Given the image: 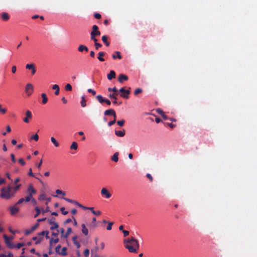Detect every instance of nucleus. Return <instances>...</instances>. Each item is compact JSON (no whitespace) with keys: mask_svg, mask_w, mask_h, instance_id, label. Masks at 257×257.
Here are the masks:
<instances>
[{"mask_svg":"<svg viewBox=\"0 0 257 257\" xmlns=\"http://www.w3.org/2000/svg\"><path fill=\"white\" fill-rule=\"evenodd\" d=\"M21 186V184H18L14 187L8 185L7 187H3L1 190V197L6 200L14 197Z\"/></svg>","mask_w":257,"mask_h":257,"instance_id":"obj_1","label":"nucleus"},{"mask_svg":"<svg viewBox=\"0 0 257 257\" xmlns=\"http://www.w3.org/2000/svg\"><path fill=\"white\" fill-rule=\"evenodd\" d=\"M123 243L125 248L127 249L130 252L136 253L139 249V242L134 237L132 236L124 239Z\"/></svg>","mask_w":257,"mask_h":257,"instance_id":"obj_2","label":"nucleus"},{"mask_svg":"<svg viewBox=\"0 0 257 257\" xmlns=\"http://www.w3.org/2000/svg\"><path fill=\"white\" fill-rule=\"evenodd\" d=\"M45 236L46 238H49L48 231H43L39 233L36 236L33 238V240L35 241L36 244H38L43 240Z\"/></svg>","mask_w":257,"mask_h":257,"instance_id":"obj_3","label":"nucleus"},{"mask_svg":"<svg viewBox=\"0 0 257 257\" xmlns=\"http://www.w3.org/2000/svg\"><path fill=\"white\" fill-rule=\"evenodd\" d=\"M34 86L32 84L27 83L25 87V92L28 97L30 96L34 92Z\"/></svg>","mask_w":257,"mask_h":257,"instance_id":"obj_4","label":"nucleus"},{"mask_svg":"<svg viewBox=\"0 0 257 257\" xmlns=\"http://www.w3.org/2000/svg\"><path fill=\"white\" fill-rule=\"evenodd\" d=\"M130 89L131 88H129L128 89L125 90L124 87L121 88L119 90V92H120V96L124 98H125V99L128 98L129 95L131 93Z\"/></svg>","mask_w":257,"mask_h":257,"instance_id":"obj_5","label":"nucleus"},{"mask_svg":"<svg viewBox=\"0 0 257 257\" xmlns=\"http://www.w3.org/2000/svg\"><path fill=\"white\" fill-rule=\"evenodd\" d=\"M100 193L102 197L106 199H109L111 196V194L109 191L105 187L101 188Z\"/></svg>","mask_w":257,"mask_h":257,"instance_id":"obj_6","label":"nucleus"},{"mask_svg":"<svg viewBox=\"0 0 257 257\" xmlns=\"http://www.w3.org/2000/svg\"><path fill=\"white\" fill-rule=\"evenodd\" d=\"M27 192L29 195L33 196V195L37 193V190L34 188L33 185L30 184L28 187Z\"/></svg>","mask_w":257,"mask_h":257,"instance_id":"obj_7","label":"nucleus"},{"mask_svg":"<svg viewBox=\"0 0 257 257\" xmlns=\"http://www.w3.org/2000/svg\"><path fill=\"white\" fill-rule=\"evenodd\" d=\"M32 117L33 115L31 111L29 110H27L26 111V116L23 118V121L25 123H29L30 120L32 119Z\"/></svg>","mask_w":257,"mask_h":257,"instance_id":"obj_8","label":"nucleus"},{"mask_svg":"<svg viewBox=\"0 0 257 257\" xmlns=\"http://www.w3.org/2000/svg\"><path fill=\"white\" fill-rule=\"evenodd\" d=\"M67 248L64 247L61 249V245H58L56 247V251L62 255H66L67 253Z\"/></svg>","mask_w":257,"mask_h":257,"instance_id":"obj_9","label":"nucleus"},{"mask_svg":"<svg viewBox=\"0 0 257 257\" xmlns=\"http://www.w3.org/2000/svg\"><path fill=\"white\" fill-rule=\"evenodd\" d=\"M48 222L51 225L50 229L53 230L58 228L59 225L57 222H55L54 219H48Z\"/></svg>","mask_w":257,"mask_h":257,"instance_id":"obj_10","label":"nucleus"},{"mask_svg":"<svg viewBox=\"0 0 257 257\" xmlns=\"http://www.w3.org/2000/svg\"><path fill=\"white\" fill-rule=\"evenodd\" d=\"M3 236L5 239V242L9 248H13L14 243H12V240L10 239V237H9V236L6 235V234H4Z\"/></svg>","mask_w":257,"mask_h":257,"instance_id":"obj_11","label":"nucleus"},{"mask_svg":"<svg viewBox=\"0 0 257 257\" xmlns=\"http://www.w3.org/2000/svg\"><path fill=\"white\" fill-rule=\"evenodd\" d=\"M19 207H18L17 204H15L10 207V211L11 215H14L17 213L19 211Z\"/></svg>","mask_w":257,"mask_h":257,"instance_id":"obj_12","label":"nucleus"},{"mask_svg":"<svg viewBox=\"0 0 257 257\" xmlns=\"http://www.w3.org/2000/svg\"><path fill=\"white\" fill-rule=\"evenodd\" d=\"M98 29V27L96 25H93L92 27V31L91 33V36H99L100 35V32Z\"/></svg>","mask_w":257,"mask_h":257,"instance_id":"obj_13","label":"nucleus"},{"mask_svg":"<svg viewBox=\"0 0 257 257\" xmlns=\"http://www.w3.org/2000/svg\"><path fill=\"white\" fill-rule=\"evenodd\" d=\"M26 68L27 69L31 70L32 75H34L36 73V70L35 65L33 64H27L26 66Z\"/></svg>","mask_w":257,"mask_h":257,"instance_id":"obj_14","label":"nucleus"},{"mask_svg":"<svg viewBox=\"0 0 257 257\" xmlns=\"http://www.w3.org/2000/svg\"><path fill=\"white\" fill-rule=\"evenodd\" d=\"M128 80V77L127 76L121 74L119 75L118 80L120 83H122L124 81H126Z\"/></svg>","mask_w":257,"mask_h":257,"instance_id":"obj_15","label":"nucleus"},{"mask_svg":"<svg viewBox=\"0 0 257 257\" xmlns=\"http://www.w3.org/2000/svg\"><path fill=\"white\" fill-rule=\"evenodd\" d=\"M104 114L105 115H112L115 118L116 117L115 111L112 109L106 110L104 112Z\"/></svg>","mask_w":257,"mask_h":257,"instance_id":"obj_16","label":"nucleus"},{"mask_svg":"<svg viewBox=\"0 0 257 257\" xmlns=\"http://www.w3.org/2000/svg\"><path fill=\"white\" fill-rule=\"evenodd\" d=\"M78 50L80 52H82L83 51L88 52V49L86 46L83 45H80L79 46L78 48Z\"/></svg>","mask_w":257,"mask_h":257,"instance_id":"obj_17","label":"nucleus"},{"mask_svg":"<svg viewBox=\"0 0 257 257\" xmlns=\"http://www.w3.org/2000/svg\"><path fill=\"white\" fill-rule=\"evenodd\" d=\"M50 140L55 147L58 148L60 146L59 143L54 137H51Z\"/></svg>","mask_w":257,"mask_h":257,"instance_id":"obj_18","label":"nucleus"},{"mask_svg":"<svg viewBox=\"0 0 257 257\" xmlns=\"http://www.w3.org/2000/svg\"><path fill=\"white\" fill-rule=\"evenodd\" d=\"M82 232L85 235L87 236L88 234V230L86 226V225L84 223L82 224Z\"/></svg>","mask_w":257,"mask_h":257,"instance_id":"obj_19","label":"nucleus"},{"mask_svg":"<svg viewBox=\"0 0 257 257\" xmlns=\"http://www.w3.org/2000/svg\"><path fill=\"white\" fill-rule=\"evenodd\" d=\"M39 223H37L35 224L34 225H33L31 229L29 230L26 231V234H29L34 231L39 226Z\"/></svg>","mask_w":257,"mask_h":257,"instance_id":"obj_20","label":"nucleus"},{"mask_svg":"<svg viewBox=\"0 0 257 257\" xmlns=\"http://www.w3.org/2000/svg\"><path fill=\"white\" fill-rule=\"evenodd\" d=\"M107 77L108 80H111L112 78H114L115 77V72L113 70L110 71L109 73L107 74Z\"/></svg>","mask_w":257,"mask_h":257,"instance_id":"obj_21","label":"nucleus"},{"mask_svg":"<svg viewBox=\"0 0 257 257\" xmlns=\"http://www.w3.org/2000/svg\"><path fill=\"white\" fill-rule=\"evenodd\" d=\"M105 53L103 52H100L98 53V59L101 62L104 61V59L103 58V56H104Z\"/></svg>","mask_w":257,"mask_h":257,"instance_id":"obj_22","label":"nucleus"},{"mask_svg":"<svg viewBox=\"0 0 257 257\" xmlns=\"http://www.w3.org/2000/svg\"><path fill=\"white\" fill-rule=\"evenodd\" d=\"M157 112L159 114H160L164 119H167V116L165 114L164 112H163V111L162 109H157Z\"/></svg>","mask_w":257,"mask_h":257,"instance_id":"obj_23","label":"nucleus"},{"mask_svg":"<svg viewBox=\"0 0 257 257\" xmlns=\"http://www.w3.org/2000/svg\"><path fill=\"white\" fill-rule=\"evenodd\" d=\"M52 88L55 90V94L56 95H58L59 93L60 88L59 86L57 84H54L52 86Z\"/></svg>","mask_w":257,"mask_h":257,"instance_id":"obj_24","label":"nucleus"},{"mask_svg":"<svg viewBox=\"0 0 257 257\" xmlns=\"http://www.w3.org/2000/svg\"><path fill=\"white\" fill-rule=\"evenodd\" d=\"M7 111V108L3 107L2 104H0V114H5L6 113Z\"/></svg>","mask_w":257,"mask_h":257,"instance_id":"obj_25","label":"nucleus"},{"mask_svg":"<svg viewBox=\"0 0 257 257\" xmlns=\"http://www.w3.org/2000/svg\"><path fill=\"white\" fill-rule=\"evenodd\" d=\"M96 98L97 99V100L101 103H102L103 102H105V100L106 99H105L101 95H98L97 96H96Z\"/></svg>","mask_w":257,"mask_h":257,"instance_id":"obj_26","label":"nucleus"},{"mask_svg":"<svg viewBox=\"0 0 257 257\" xmlns=\"http://www.w3.org/2000/svg\"><path fill=\"white\" fill-rule=\"evenodd\" d=\"M1 16L4 21H8L9 19V15L7 13H3Z\"/></svg>","mask_w":257,"mask_h":257,"instance_id":"obj_27","label":"nucleus"},{"mask_svg":"<svg viewBox=\"0 0 257 257\" xmlns=\"http://www.w3.org/2000/svg\"><path fill=\"white\" fill-rule=\"evenodd\" d=\"M118 153H117V152L113 154V155L112 156L111 160L115 162H117L118 160Z\"/></svg>","mask_w":257,"mask_h":257,"instance_id":"obj_28","label":"nucleus"},{"mask_svg":"<svg viewBox=\"0 0 257 257\" xmlns=\"http://www.w3.org/2000/svg\"><path fill=\"white\" fill-rule=\"evenodd\" d=\"M115 134L117 136H118V137H122L125 135V132H124V131H115Z\"/></svg>","mask_w":257,"mask_h":257,"instance_id":"obj_29","label":"nucleus"},{"mask_svg":"<svg viewBox=\"0 0 257 257\" xmlns=\"http://www.w3.org/2000/svg\"><path fill=\"white\" fill-rule=\"evenodd\" d=\"M41 96L43 98L42 103L46 104L48 101V98L47 97L46 94L45 93H42L41 94Z\"/></svg>","mask_w":257,"mask_h":257,"instance_id":"obj_30","label":"nucleus"},{"mask_svg":"<svg viewBox=\"0 0 257 257\" xmlns=\"http://www.w3.org/2000/svg\"><path fill=\"white\" fill-rule=\"evenodd\" d=\"M73 241L74 244L76 246L77 248H79L80 247V243L77 240V237L74 236L73 237Z\"/></svg>","mask_w":257,"mask_h":257,"instance_id":"obj_31","label":"nucleus"},{"mask_svg":"<svg viewBox=\"0 0 257 257\" xmlns=\"http://www.w3.org/2000/svg\"><path fill=\"white\" fill-rule=\"evenodd\" d=\"M81 105L83 107L86 106V101L84 96L81 97Z\"/></svg>","mask_w":257,"mask_h":257,"instance_id":"obj_32","label":"nucleus"},{"mask_svg":"<svg viewBox=\"0 0 257 257\" xmlns=\"http://www.w3.org/2000/svg\"><path fill=\"white\" fill-rule=\"evenodd\" d=\"M59 241L58 238H52L50 240V243L51 245L56 244Z\"/></svg>","mask_w":257,"mask_h":257,"instance_id":"obj_33","label":"nucleus"},{"mask_svg":"<svg viewBox=\"0 0 257 257\" xmlns=\"http://www.w3.org/2000/svg\"><path fill=\"white\" fill-rule=\"evenodd\" d=\"M77 148H78V145H77V143L75 142H73L70 146V149H72V150H76L77 149Z\"/></svg>","mask_w":257,"mask_h":257,"instance_id":"obj_34","label":"nucleus"},{"mask_svg":"<svg viewBox=\"0 0 257 257\" xmlns=\"http://www.w3.org/2000/svg\"><path fill=\"white\" fill-rule=\"evenodd\" d=\"M35 209L36 211V213L35 214L34 217L36 218L41 213H42V212L41 209H40L38 207H36Z\"/></svg>","mask_w":257,"mask_h":257,"instance_id":"obj_35","label":"nucleus"},{"mask_svg":"<svg viewBox=\"0 0 257 257\" xmlns=\"http://www.w3.org/2000/svg\"><path fill=\"white\" fill-rule=\"evenodd\" d=\"M56 193L58 195H61L63 196H64L66 195V192H65L63 191H62L61 190H60V189H57L56 190Z\"/></svg>","mask_w":257,"mask_h":257,"instance_id":"obj_36","label":"nucleus"},{"mask_svg":"<svg viewBox=\"0 0 257 257\" xmlns=\"http://www.w3.org/2000/svg\"><path fill=\"white\" fill-rule=\"evenodd\" d=\"M102 40L107 46H109V44L107 42V38L106 36H103L102 37Z\"/></svg>","mask_w":257,"mask_h":257,"instance_id":"obj_37","label":"nucleus"},{"mask_svg":"<svg viewBox=\"0 0 257 257\" xmlns=\"http://www.w3.org/2000/svg\"><path fill=\"white\" fill-rule=\"evenodd\" d=\"M24 245V243H17L16 244H14L13 248H20L21 247L23 246Z\"/></svg>","mask_w":257,"mask_h":257,"instance_id":"obj_38","label":"nucleus"},{"mask_svg":"<svg viewBox=\"0 0 257 257\" xmlns=\"http://www.w3.org/2000/svg\"><path fill=\"white\" fill-rule=\"evenodd\" d=\"M65 89L66 91H71L72 89V86L70 84L68 83L65 85Z\"/></svg>","mask_w":257,"mask_h":257,"instance_id":"obj_39","label":"nucleus"},{"mask_svg":"<svg viewBox=\"0 0 257 257\" xmlns=\"http://www.w3.org/2000/svg\"><path fill=\"white\" fill-rule=\"evenodd\" d=\"M72 230L70 227L68 228L67 232L65 234V238H67L72 232Z\"/></svg>","mask_w":257,"mask_h":257,"instance_id":"obj_40","label":"nucleus"},{"mask_svg":"<svg viewBox=\"0 0 257 257\" xmlns=\"http://www.w3.org/2000/svg\"><path fill=\"white\" fill-rule=\"evenodd\" d=\"M47 197H46V195L44 194H41L38 197V199L39 200H46V198Z\"/></svg>","mask_w":257,"mask_h":257,"instance_id":"obj_41","label":"nucleus"},{"mask_svg":"<svg viewBox=\"0 0 257 257\" xmlns=\"http://www.w3.org/2000/svg\"><path fill=\"white\" fill-rule=\"evenodd\" d=\"M31 139L34 140L35 141H38L39 140V136L38 135V134H36L35 135L31 136Z\"/></svg>","mask_w":257,"mask_h":257,"instance_id":"obj_42","label":"nucleus"},{"mask_svg":"<svg viewBox=\"0 0 257 257\" xmlns=\"http://www.w3.org/2000/svg\"><path fill=\"white\" fill-rule=\"evenodd\" d=\"M60 232H61V237L62 238H65V229L63 228H61L60 229Z\"/></svg>","mask_w":257,"mask_h":257,"instance_id":"obj_43","label":"nucleus"},{"mask_svg":"<svg viewBox=\"0 0 257 257\" xmlns=\"http://www.w3.org/2000/svg\"><path fill=\"white\" fill-rule=\"evenodd\" d=\"M64 200H65L66 201L70 202V203H74V204H75V203H77V202L75 200H71V199H68V198H63Z\"/></svg>","mask_w":257,"mask_h":257,"instance_id":"obj_44","label":"nucleus"},{"mask_svg":"<svg viewBox=\"0 0 257 257\" xmlns=\"http://www.w3.org/2000/svg\"><path fill=\"white\" fill-rule=\"evenodd\" d=\"M116 54L117 55H115L114 54L112 55V58L113 59H115L116 57H117L119 59H121V57L120 56V53L119 52H116Z\"/></svg>","mask_w":257,"mask_h":257,"instance_id":"obj_45","label":"nucleus"},{"mask_svg":"<svg viewBox=\"0 0 257 257\" xmlns=\"http://www.w3.org/2000/svg\"><path fill=\"white\" fill-rule=\"evenodd\" d=\"M142 89L140 88H138L135 90V91L134 92V94L135 95H137L138 94L142 93Z\"/></svg>","mask_w":257,"mask_h":257,"instance_id":"obj_46","label":"nucleus"},{"mask_svg":"<svg viewBox=\"0 0 257 257\" xmlns=\"http://www.w3.org/2000/svg\"><path fill=\"white\" fill-rule=\"evenodd\" d=\"M96 218L93 217V218H92V222H91V225L92 227H96Z\"/></svg>","mask_w":257,"mask_h":257,"instance_id":"obj_47","label":"nucleus"},{"mask_svg":"<svg viewBox=\"0 0 257 257\" xmlns=\"http://www.w3.org/2000/svg\"><path fill=\"white\" fill-rule=\"evenodd\" d=\"M33 199V197L32 196H30V195H29L26 196L25 198H24V200L26 202H29L31 200H32Z\"/></svg>","mask_w":257,"mask_h":257,"instance_id":"obj_48","label":"nucleus"},{"mask_svg":"<svg viewBox=\"0 0 257 257\" xmlns=\"http://www.w3.org/2000/svg\"><path fill=\"white\" fill-rule=\"evenodd\" d=\"M108 90L109 91V92H117V90L116 89V88L115 87H114L113 88H108Z\"/></svg>","mask_w":257,"mask_h":257,"instance_id":"obj_49","label":"nucleus"},{"mask_svg":"<svg viewBox=\"0 0 257 257\" xmlns=\"http://www.w3.org/2000/svg\"><path fill=\"white\" fill-rule=\"evenodd\" d=\"M92 213L95 215L99 216L101 214V212L99 210H97V211L94 210V211H93Z\"/></svg>","mask_w":257,"mask_h":257,"instance_id":"obj_50","label":"nucleus"},{"mask_svg":"<svg viewBox=\"0 0 257 257\" xmlns=\"http://www.w3.org/2000/svg\"><path fill=\"white\" fill-rule=\"evenodd\" d=\"M60 210H61V211L62 212V213L63 215H66L68 213V212L67 211H65V208L64 207H61Z\"/></svg>","mask_w":257,"mask_h":257,"instance_id":"obj_51","label":"nucleus"},{"mask_svg":"<svg viewBox=\"0 0 257 257\" xmlns=\"http://www.w3.org/2000/svg\"><path fill=\"white\" fill-rule=\"evenodd\" d=\"M49 211V208L48 206H47L45 209H41V212L43 214H44L46 212Z\"/></svg>","mask_w":257,"mask_h":257,"instance_id":"obj_52","label":"nucleus"},{"mask_svg":"<svg viewBox=\"0 0 257 257\" xmlns=\"http://www.w3.org/2000/svg\"><path fill=\"white\" fill-rule=\"evenodd\" d=\"M84 254L85 257H88L89 254V250L88 249H86L84 251Z\"/></svg>","mask_w":257,"mask_h":257,"instance_id":"obj_53","label":"nucleus"},{"mask_svg":"<svg viewBox=\"0 0 257 257\" xmlns=\"http://www.w3.org/2000/svg\"><path fill=\"white\" fill-rule=\"evenodd\" d=\"M124 120L122 119V120H118L117 121V123L119 125V126H122L124 124Z\"/></svg>","mask_w":257,"mask_h":257,"instance_id":"obj_54","label":"nucleus"},{"mask_svg":"<svg viewBox=\"0 0 257 257\" xmlns=\"http://www.w3.org/2000/svg\"><path fill=\"white\" fill-rule=\"evenodd\" d=\"M108 97L111 98V99H115V100H116L117 99V97H115V95L114 94V93H110L108 95Z\"/></svg>","mask_w":257,"mask_h":257,"instance_id":"obj_55","label":"nucleus"},{"mask_svg":"<svg viewBox=\"0 0 257 257\" xmlns=\"http://www.w3.org/2000/svg\"><path fill=\"white\" fill-rule=\"evenodd\" d=\"M112 224H113L112 222H109L108 223V225L107 226V228H106L108 230H110L111 229Z\"/></svg>","mask_w":257,"mask_h":257,"instance_id":"obj_56","label":"nucleus"},{"mask_svg":"<svg viewBox=\"0 0 257 257\" xmlns=\"http://www.w3.org/2000/svg\"><path fill=\"white\" fill-rule=\"evenodd\" d=\"M17 71V67L16 66H13L12 67V72L13 74H15L16 72Z\"/></svg>","mask_w":257,"mask_h":257,"instance_id":"obj_57","label":"nucleus"},{"mask_svg":"<svg viewBox=\"0 0 257 257\" xmlns=\"http://www.w3.org/2000/svg\"><path fill=\"white\" fill-rule=\"evenodd\" d=\"M88 91L89 93H91L92 94V95H95L96 94V91L92 89H90V88L88 89Z\"/></svg>","mask_w":257,"mask_h":257,"instance_id":"obj_58","label":"nucleus"},{"mask_svg":"<svg viewBox=\"0 0 257 257\" xmlns=\"http://www.w3.org/2000/svg\"><path fill=\"white\" fill-rule=\"evenodd\" d=\"M115 121H116V118L114 117V119L113 120L108 122V125L111 126V125H113L115 123Z\"/></svg>","mask_w":257,"mask_h":257,"instance_id":"obj_59","label":"nucleus"},{"mask_svg":"<svg viewBox=\"0 0 257 257\" xmlns=\"http://www.w3.org/2000/svg\"><path fill=\"white\" fill-rule=\"evenodd\" d=\"M95 46L96 49H98L99 48H100L102 46V45L98 43H96L95 44Z\"/></svg>","mask_w":257,"mask_h":257,"instance_id":"obj_60","label":"nucleus"},{"mask_svg":"<svg viewBox=\"0 0 257 257\" xmlns=\"http://www.w3.org/2000/svg\"><path fill=\"white\" fill-rule=\"evenodd\" d=\"M122 232L123 233L124 236H127L129 234V232L127 230H123Z\"/></svg>","mask_w":257,"mask_h":257,"instance_id":"obj_61","label":"nucleus"},{"mask_svg":"<svg viewBox=\"0 0 257 257\" xmlns=\"http://www.w3.org/2000/svg\"><path fill=\"white\" fill-rule=\"evenodd\" d=\"M94 17L97 19H99L101 18V15L98 13H96L94 14Z\"/></svg>","mask_w":257,"mask_h":257,"instance_id":"obj_62","label":"nucleus"},{"mask_svg":"<svg viewBox=\"0 0 257 257\" xmlns=\"http://www.w3.org/2000/svg\"><path fill=\"white\" fill-rule=\"evenodd\" d=\"M19 162L23 166H24L25 165V162L23 159H20L19 160Z\"/></svg>","mask_w":257,"mask_h":257,"instance_id":"obj_63","label":"nucleus"},{"mask_svg":"<svg viewBox=\"0 0 257 257\" xmlns=\"http://www.w3.org/2000/svg\"><path fill=\"white\" fill-rule=\"evenodd\" d=\"M91 39L92 40H93L94 42V43L95 44L96 43H97V39L95 38V36H91Z\"/></svg>","mask_w":257,"mask_h":257,"instance_id":"obj_64","label":"nucleus"}]
</instances>
